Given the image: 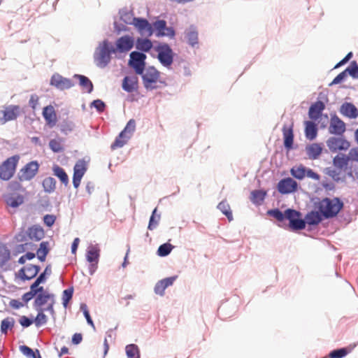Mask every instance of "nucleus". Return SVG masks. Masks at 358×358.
Instances as JSON below:
<instances>
[{"label": "nucleus", "instance_id": "f257e3e1", "mask_svg": "<svg viewBox=\"0 0 358 358\" xmlns=\"http://www.w3.org/2000/svg\"><path fill=\"white\" fill-rule=\"evenodd\" d=\"M315 209L320 210L325 220L331 219L337 216L343 209L344 203L338 197L333 199L325 197L313 203Z\"/></svg>", "mask_w": 358, "mask_h": 358}, {"label": "nucleus", "instance_id": "f03ea898", "mask_svg": "<svg viewBox=\"0 0 358 358\" xmlns=\"http://www.w3.org/2000/svg\"><path fill=\"white\" fill-rule=\"evenodd\" d=\"M116 53L115 48L107 39L99 43L94 53V61L99 68H105L111 61V55Z\"/></svg>", "mask_w": 358, "mask_h": 358}, {"label": "nucleus", "instance_id": "7ed1b4c3", "mask_svg": "<svg viewBox=\"0 0 358 358\" xmlns=\"http://www.w3.org/2000/svg\"><path fill=\"white\" fill-rule=\"evenodd\" d=\"M155 50L157 52V59L161 64L170 69L176 56L170 45L167 43H160L156 46Z\"/></svg>", "mask_w": 358, "mask_h": 358}, {"label": "nucleus", "instance_id": "20e7f679", "mask_svg": "<svg viewBox=\"0 0 358 358\" xmlns=\"http://www.w3.org/2000/svg\"><path fill=\"white\" fill-rule=\"evenodd\" d=\"M141 76L144 87L147 90H153L158 88L155 84L158 82L160 76L159 71L154 66H150L145 68Z\"/></svg>", "mask_w": 358, "mask_h": 358}, {"label": "nucleus", "instance_id": "39448f33", "mask_svg": "<svg viewBox=\"0 0 358 358\" xmlns=\"http://www.w3.org/2000/svg\"><path fill=\"white\" fill-rule=\"evenodd\" d=\"M100 252V247L97 243H90L87 248L85 257L86 260L90 263L88 271L90 275H93L97 270Z\"/></svg>", "mask_w": 358, "mask_h": 358}, {"label": "nucleus", "instance_id": "423d86ee", "mask_svg": "<svg viewBox=\"0 0 358 358\" xmlns=\"http://www.w3.org/2000/svg\"><path fill=\"white\" fill-rule=\"evenodd\" d=\"M147 56L145 53L135 50L129 55L128 66L131 68L135 73L142 74L146 66Z\"/></svg>", "mask_w": 358, "mask_h": 358}, {"label": "nucleus", "instance_id": "0eeeda50", "mask_svg": "<svg viewBox=\"0 0 358 358\" xmlns=\"http://www.w3.org/2000/svg\"><path fill=\"white\" fill-rule=\"evenodd\" d=\"M300 211L292 208L287 209V219L289 221L288 227L292 231L303 230L306 228V222L301 217Z\"/></svg>", "mask_w": 358, "mask_h": 358}, {"label": "nucleus", "instance_id": "6e6552de", "mask_svg": "<svg viewBox=\"0 0 358 358\" xmlns=\"http://www.w3.org/2000/svg\"><path fill=\"white\" fill-rule=\"evenodd\" d=\"M39 164L37 161H31L24 165L18 173L20 181L30 180L38 173Z\"/></svg>", "mask_w": 358, "mask_h": 358}, {"label": "nucleus", "instance_id": "1a4fd4ad", "mask_svg": "<svg viewBox=\"0 0 358 358\" xmlns=\"http://www.w3.org/2000/svg\"><path fill=\"white\" fill-rule=\"evenodd\" d=\"M50 84L60 91L69 90L75 85L71 79L63 77L57 73L51 76Z\"/></svg>", "mask_w": 358, "mask_h": 358}, {"label": "nucleus", "instance_id": "9d476101", "mask_svg": "<svg viewBox=\"0 0 358 358\" xmlns=\"http://www.w3.org/2000/svg\"><path fill=\"white\" fill-rule=\"evenodd\" d=\"M87 163L84 159H79L73 167V185L74 188L78 189L80 186L81 180L87 171Z\"/></svg>", "mask_w": 358, "mask_h": 358}, {"label": "nucleus", "instance_id": "9b49d317", "mask_svg": "<svg viewBox=\"0 0 358 358\" xmlns=\"http://www.w3.org/2000/svg\"><path fill=\"white\" fill-rule=\"evenodd\" d=\"M298 183L292 178H285L281 179L278 185L277 189L281 194H288L296 191Z\"/></svg>", "mask_w": 358, "mask_h": 358}, {"label": "nucleus", "instance_id": "f8f14e48", "mask_svg": "<svg viewBox=\"0 0 358 358\" xmlns=\"http://www.w3.org/2000/svg\"><path fill=\"white\" fill-rule=\"evenodd\" d=\"M21 113V108L17 105H9L2 111V116H0V124H4L8 121L16 120Z\"/></svg>", "mask_w": 358, "mask_h": 358}, {"label": "nucleus", "instance_id": "ddd939ff", "mask_svg": "<svg viewBox=\"0 0 358 358\" xmlns=\"http://www.w3.org/2000/svg\"><path fill=\"white\" fill-rule=\"evenodd\" d=\"M326 143L329 149L333 152L338 150H346L350 145V142L345 138L334 136L329 138Z\"/></svg>", "mask_w": 358, "mask_h": 358}, {"label": "nucleus", "instance_id": "4468645a", "mask_svg": "<svg viewBox=\"0 0 358 358\" xmlns=\"http://www.w3.org/2000/svg\"><path fill=\"white\" fill-rule=\"evenodd\" d=\"M345 124L336 114L331 116L329 127V132L331 134L342 136L345 131Z\"/></svg>", "mask_w": 358, "mask_h": 358}, {"label": "nucleus", "instance_id": "2eb2a0df", "mask_svg": "<svg viewBox=\"0 0 358 358\" xmlns=\"http://www.w3.org/2000/svg\"><path fill=\"white\" fill-rule=\"evenodd\" d=\"M282 135H283V144L285 148L289 151L294 149V131H293V124H292L289 127H287L286 124L283 125L282 129Z\"/></svg>", "mask_w": 358, "mask_h": 358}, {"label": "nucleus", "instance_id": "dca6fc26", "mask_svg": "<svg viewBox=\"0 0 358 358\" xmlns=\"http://www.w3.org/2000/svg\"><path fill=\"white\" fill-rule=\"evenodd\" d=\"M185 39L187 43L193 48H199V33L196 28L191 25L184 32Z\"/></svg>", "mask_w": 358, "mask_h": 358}, {"label": "nucleus", "instance_id": "f3484780", "mask_svg": "<svg viewBox=\"0 0 358 358\" xmlns=\"http://www.w3.org/2000/svg\"><path fill=\"white\" fill-rule=\"evenodd\" d=\"M177 278V275H173L159 280L155 285V293L159 296H163L165 294V289L172 285Z\"/></svg>", "mask_w": 358, "mask_h": 358}, {"label": "nucleus", "instance_id": "a211bd4d", "mask_svg": "<svg viewBox=\"0 0 358 358\" xmlns=\"http://www.w3.org/2000/svg\"><path fill=\"white\" fill-rule=\"evenodd\" d=\"M134 41L131 36H124L119 38L116 42V52H125L129 51L134 46Z\"/></svg>", "mask_w": 358, "mask_h": 358}, {"label": "nucleus", "instance_id": "6ab92c4d", "mask_svg": "<svg viewBox=\"0 0 358 358\" xmlns=\"http://www.w3.org/2000/svg\"><path fill=\"white\" fill-rule=\"evenodd\" d=\"M325 108V104L323 101L318 100L311 104L308 110L309 118L312 120H318L322 115V112Z\"/></svg>", "mask_w": 358, "mask_h": 358}, {"label": "nucleus", "instance_id": "aec40b11", "mask_svg": "<svg viewBox=\"0 0 358 358\" xmlns=\"http://www.w3.org/2000/svg\"><path fill=\"white\" fill-rule=\"evenodd\" d=\"M120 20L123 22H148L145 19L134 17V13L130 8L124 7L119 11Z\"/></svg>", "mask_w": 358, "mask_h": 358}, {"label": "nucleus", "instance_id": "412c9836", "mask_svg": "<svg viewBox=\"0 0 358 358\" xmlns=\"http://www.w3.org/2000/svg\"><path fill=\"white\" fill-rule=\"evenodd\" d=\"M157 37L168 36L171 38H174L176 31L173 27H166V24H153Z\"/></svg>", "mask_w": 358, "mask_h": 358}, {"label": "nucleus", "instance_id": "4be33fe9", "mask_svg": "<svg viewBox=\"0 0 358 358\" xmlns=\"http://www.w3.org/2000/svg\"><path fill=\"white\" fill-rule=\"evenodd\" d=\"M324 220L325 218L322 215L320 210L317 209L308 212L304 217L306 224H307L309 226H317Z\"/></svg>", "mask_w": 358, "mask_h": 358}, {"label": "nucleus", "instance_id": "5701e85b", "mask_svg": "<svg viewBox=\"0 0 358 358\" xmlns=\"http://www.w3.org/2000/svg\"><path fill=\"white\" fill-rule=\"evenodd\" d=\"M340 113L350 119H356L358 117V109L350 102H345L341 105Z\"/></svg>", "mask_w": 358, "mask_h": 358}, {"label": "nucleus", "instance_id": "b1692460", "mask_svg": "<svg viewBox=\"0 0 358 358\" xmlns=\"http://www.w3.org/2000/svg\"><path fill=\"white\" fill-rule=\"evenodd\" d=\"M122 87L123 90L131 93L138 90V78L136 76H125L122 80Z\"/></svg>", "mask_w": 358, "mask_h": 358}, {"label": "nucleus", "instance_id": "393cba45", "mask_svg": "<svg viewBox=\"0 0 358 358\" xmlns=\"http://www.w3.org/2000/svg\"><path fill=\"white\" fill-rule=\"evenodd\" d=\"M55 294L52 293L41 294L34 296L33 303L34 309L42 308L51 299H54Z\"/></svg>", "mask_w": 358, "mask_h": 358}, {"label": "nucleus", "instance_id": "a878e982", "mask_svg": "<svg viewBox=\"0 0 358 358\" xmlns=\"http://www.w3.org/2000/svg\"><path fill=\"white\" fill-rule=\"evenodd\" d=\"M27 229L29 239L39 241L44 238V230L40 225L34 224Z\"/></svg>", "mask_w": 358, "mask_h": 358}, {"label": "nucleus", "instance_id": "bb28decb", "mask_svg": "<svg viewBox=\"0 0 358 358\" xmlns=\"http://www.w3.org/2000/svg\"><path fill=\"white\" fill-rule=\"evenodd\" d=\"M73 78L79 80V85L86 92L90 94L94 90V85L90 78L84 75L74 74Z\"/></svg>", "mask_w": 358, "mask_h": 358}, {"label": "nucleus", "instance_id": "cd10ccee", "mask_svg": "<svg viewBox=\"0 0 358 358\" xmlns=\"http://www.w3.org/2000/svg\"><path fill=\"white\" fill-rule=\"evenodd\" d=\"M317 126L314 121L305 122V136L310 141L314 140L317 135Z\"/></svg>", "mask_w": 358, "mask_h": 358}, {"label": "nucleus", "instance_id": "c85d7f7f", "mask_svg": "<svg viewBox=\"0 0 358 358\" xmlns=\"http://www.w3.org/2000/svg\"><path fill=\"white\" fill-rule=\"evenodd\" d=\"M357 344L350 345L348 347L335 349L329 354V358H343L350 354L356 347Z\"/></svg>", "mask_w": 358, "mask_h": 358}, {"label": "nucleus", "instance_id": "c756f323", "mask_svg": "<svg viewBox=\"0 0 358 358\" xmlns=\"http://www.w3.org/2000/svg\"><path fill=\"white\" fill-rule=\"evenodd\" d=\"M54 175L61 181L64 186H68L69 184V179L65 170L59 166L55 164L52 167Z\"/></svg>", "mask_w": 358, "mask_h": 358}, {"label": "nucleus", "instance_id": "7c9ffc66", "mask_svg": "<svg viewBox=\"0 0 358 358\" xmlns=\"http://www.w3.org/2000/svg\"><path fill=\"white\" fill-rule=\"evenodd\" d=\"M41 284L42 283L36 279L35 281L30 285V290L22 296V300L24 303H27L29 301L34 298V296L37 294V289Z\"/></svg>", "mask_w": 358, "mask_h": 358}, {"label": "nucleus", "instance_id": "2f4dec72", "mask_svg": "<svg viewBox=\"0 0 358 358\" xmlns=\"http://www.w3.org/2000/svg\"><path fill=\"white\" fill-rule=\"evenodd\" d=\"M152 48V41L145 38H138L136 41V48L141 52L145 54V52H148Z\"/></svg>", "mask_w": 358, "mask_h": 358}, {"label": "nucleus", "instance_id": "473e14b6", "mask_svg": "<svg viewBox=\"0 0 358 358\" xmlns=\"http://www.w3.org/2000/svg\"><path fill=\"white\" fill-rule=\"evenodd\" d=\"M130 138L131 136L128 135L124 130H122L115 138L114 142L111 144V150L122 148Z\"/></svg>", "mask_w": 358, "mask_h": 358}, {"label": "nucleus", "instance_id": "72a5a7b5", "mask_svg": "<svg viewBox=\"0 0 358 358\" xmlns=\"http://www.w3.org/2000/svg\"><path fill=\"white\" fill-rule=\"evenodd\" d=\"M43 116L48 124L55 125L56 124V114L52 106L50 105L43 108Z\"/></svg>", "mask_w": 358, "mask_h": 358}, {"label": "nucleus", "instance_id": "f704fd0d", "mask_svg": "<svg viewBox=\"0 0 358 358\" xmlns=\"http://www.w3.org/2000/svg\"><path fill=\"white\" fill-rule=\"evenodd\" d=\"M307 155L310 159H316L322 152V146L318 143H313L306 146Z\"/></svg>", "mask_w": 358, "mask_h": 358}, {"label": "nucleus", "instance_id": "c9c22d12", "mask_svg": "<svg viewBox=\"0 0 358 358\" xmlns=\"http://www.w3.org/2000/svg\"><path fill=\"white\" fill-rule=\"evenodd\" d=\"M350 159V156H347L344 154L337 155L333 159V164L335 167L342 169L347 166Z\"/></svg>", "mask_w": 358, "mask_h": 358}, {"label": "nucleus", "instance_id": "e433bc0d", "mask_svg": "<svg viewBox=\"0 0 358 358\" xmlns=\"http://www.w3.org/2000/svg\"><path fill=\"white\" fill-rule=\"evenodd\" d=\"M135 26L142 36H151L155 31L153 24H129Z\"/></svg>", "mask_w": 358, "mask_h": 358}, {"label": "nucleus", "instance_id": "4c0bfd02", "mask_svg": "<svg viewBox=\"0 0 358 358\" xmlns=\"http://www.w3.org/2000/svg\"><path fill=\"white\" fill-rule=\"evenodd\" d=\"M161 219V214L157 213V208L156 207L152 212L150 217L148 229L150 231L155 229L159 225Z\"/></svg>", "mask_w": 358, "mask_h": 358}, {"label": "nucleus", "instance_id": "58836bf2", "mask_svg": "<svg viewBox=\"0 0 358 358\" xmlns=\"http://www.w3.org/2000/svg\"><path fill=\"white\" fill-rule=\"evenodd\" d=\"M266 196V192L262 189L253 190L251 192V201L253 203L261 204Z\"/></svg>", "mask_w": 358, "mask_h": 358}, {"label": "nucleus", "instance_id": "ea45409f", "mask_svg": "<svg viewBox=\"0 0 358 358\" xmlns=\"http://www.w3.org/2000/svg\"><path fill=\"white\" fill-rule=\"evenodd\" d=\"M6 202L12 208H17L24 202V196L21 194L11 195L6 199Z\"/></svg>", "mask_w": 358, "mask_h": 358}, {"label": "nucleus", "instance_id": "a19ab883", "mask_svg": "<svg viewBox=\"0 0 358 358\" xmlns=\"http://www.w3.org/2000/svg\"><path fill=\"white\" fill-rule=\"evenodd\" d=\"M10 258V252L8 247L0 243V267H2Z\"/></svg>", "mask_w": 358, "mask_h": 358}, {"label": "nucleus", "instance_id": "79ce46f5", "mask_svg": "<svg viewBox=\"0 0 358 358\" xmlns=\"http://www.w3.org/2000/svg\"><path fill=\"white\" fill-rule=\"evenodd\" d=\"M15 325V319L11 317H7L1 322V332L3 334H7L8 330H11Z\"/></svg>", "mask_w": 358, "mask_h": 358}, {"label": "nucleus", "instance_id": "37998d69", "mask_svg": "<svg viewBox=\"0 0 358 358\" xmlns=\"http://www.w3.org/2000/svg\"><path fill=\"white\" fill-rule=\"evenodd\" d=\"M267 215L274 217L279 222H282L287 219V209L284 212L278 208L270 209L267 211Z\"/></svg>", "mask_w": 358, "mask_h": 358}, {"label": "nucleus", "instance_id": "c03bdc74", "mask_svg": "<svg viewBox=\"0 0 358 358\" xmlns=\"http://www.w3.org/2000/svg\"><path fill=\"white\" fill-rule=\"evenodd\" d=\"M34 310L37 311V315L36 317L34 318L35 325L37 327H39L45 324L48 322V319L47 315L44 313L43 310H42V308Z\"/></svg>", "mask_w": 358, "mask_h": 358}, {"label": "nucleus", "instance_id": "a18cd8bd", "mask_svg": "<svg viewBox=\"0 0 358 358\" xmlns=\"http://www.w3.org/2000/svg\"><path fill=\"white\" fill-rule=\"evenodd\" d=\"M127 358H140V351L137 345L129 344L125 347Z\"/></svg>", "mask_w": 358, "mask_h": 358}, {"label": "nucleus", "instance_id": "49530a36", "mask_svg": "<svg viewBox=\"0 0 358 358\" xmlns=\"http://www.w3.org/2000/svg\"><path fill=\"white\" fill-rule=\"evenodd\" d=\"M20 159V157L18 155H13L9 158H8L2 164L1 166L8 170L15 172L17 164Z\"/></svg>", "mask_w": 358, "mask_h": 358}, {"label": "nucleus", "instance_id": "de8ad7c7", "mask_svg": "<svg viewBox=\"0 0 358 358\" xmlns=\"http://www.w3.org/2000/svg\"><path fill=\"white\" fill-rule=\"evenodd\" d=\"M174 246L169 243H163L159 246L157 255L161 257H166L171 252Z\"/></svg>", "mask_w": 358, "mask_h": 358}, {"label": "nucleus", "instance_id": "09e8293b", "mask_svg": "<svg viewBox=\"0 0 358 358\" xmlns=\"http://www.w3.org/2000/svg\"><path fill=\"white\" fill-rule=\"evenodd\" d=\"M217 208L227 217L229 221L233 220L230 206L226 201H222L220 202L217 205Z\"/></svg>", "mask_w": 358, "mask_h": 358}, {"label": "nucleus", "instance_id": "8fccbe9b", "mask_svg": "<svg viewBox=\"0 0 358 358\" xmlns=\"http://www.w3.org/2000/svg\"><path fill=\"white\" fill-rule=\"evenodd\" d=\"M42 185L45 192L51 193L55 189L56 180L52 177H48L43 180Z\"/></svg>", "mask_w": 358, "mask_h": 358}, {"label": "nucleus", "instance_id": "3c124183", "mask_svg": "<svg viewBox=\"0 0 358 358\" xmlns=\"http://www.w3.org/2000/svg\"><path fill=\"white\" fill-rule=\"evenodd\" d=\"M59 127L60 128L61 132L67 134L74 129L75 124L71 120H64L61 123H59Z\"/></svg>", "mask_w": 358, "mask_h": 358}, {"label": "nucleus", "instance_id": "603ef678", "mask_svg": "<svg viewBox=\"0 0 358 358\" xmlns=\"http://www.w3.org/2000/svg\"><path fill=\"white\" fill-rule=\"evenodd\" d=\"M306 168L302 165L299 167L292 168L291 175L297 180H302L306 176Z\"/></svg>", "mask_w": 358, "mask_h": 358}, {"label": "nucleus", "instance_id": "864d4df0", "mask_svg": "<svg viewBox=\"0 0 358 358\" xmlns=\"http://www.w3.org/2000/svg\"><path fill=\"white\" fill-rule=\"evenodd\" d=\"M73 294V287H71L64 289L62 293V305L64 308H66L69 301L71 300Z\"/></svg>", "mask_w": 358, "mask_h": 358}, {"label": "nucleus", "instance_id": "5fc2aeb1", "mask_svg": "<svg viewBox=\"0 0 358 358\" xmlns=\"http://www.w3.org/2000/svg\"><path fill=\"white\" fill-rule=\"evenodd\" d=\"M345 70L353 79H358V64L356 61H352Z\"/></svg>", "mask_w": 358, "mask_h": 358}, {"label": "nucleus", "instance_id": "6e6d98bb", "mask_svg": "<svg viewBox=\"0 0 358 358\" xmlns=\"http://www.w3.org/2000/svg\"><path fill=\"white\" fill-rule=\"evenodd\" d=\"M80 310L83 312L85 318L86 319L87 323L92 326L94 329L95 328L94 322L90 316L87 306L85 303H81L80 305Z\"/></svg>", "mask_w": 358, "mask_h": 358}, {"label": "nucleus", "instance_id": "4d7b16f0", "mask_svg": "<svg viewBox=\"0 0 358 358\" xmlns=\"http://www.w3.org/2000/svg\"><path fill=\"white\" fill-rule=\"evenodd\" d=\"M52 274V269H51V265L48 264L44 271L39 274V275L36 278V280L41 282V283H45L48 278Z\"/></svg>", "mask_w": 358, "mask_h": 358}, {"label": "nucleus", "instance_id": "13d9d810", "mask_svg": "<svg viewBox=\"0 0 358 358\" xmlns=\"http://www.w3.org/2000/svg\"><path fill=\"white\" fill-rule=\"evenodd\" d=\"M324 173L330 176L335 182H339L341 180L340 178V173L332 167H327L324 169Z\"/></svg>", "mask_w": 358, "mask_h": 358}, {"label": "nucleus", "instance_id": "bf43d9fd", "mask_svg": "<svg viewBox=\"0 0 358 358\" xmlns=\"http://www.w3.org/2000/svg\"><path fill=\"white\" fill-rule=\"evenodd\" d=\"M90 107L94 108L99 113H101L105 110V109L106 108V105L104 103V101L98 99L94 100L90 103Z\"/></svg>", "mask_w": 358, "mask_h": 358}, {"label": "nucleus", "instance_id": "052dcab7", "mask_svg": "<svg viewBox=\"0 0 358 358\" xmlns=\"http://www.w3.org/2000/svg\"><path fill=\"white\" fill-rule=\"evenodd\" d=\"M20 350L28 358H35L36 355V351L34 352L31 348L24 345L20 346Z\"/></svg>", "mask_w": 358, "mask_h": 358}, {"label": "nucleus", "instance_id": "680f3d73", "mask_svg": "<svg viewBox=\"0 0 358 358\" xmlns=\"http://www.w3.org/2000/svg\"><path fill=\"white\" fill-rule=\"evenodd\" d=\"M27 266L22 267L17 273H15V278H20L22 281H28L32 279L31 275H28L26 274Z\"/></svg>", "mask_w": 358, "mask_h": 358}, {"label": "nucleus", "instance_id": "e2e57ef3", "mask_svg": "<svg viewBox=\"0 0 358 358\" xmlns=\"http://www.w3.org/2000/svg\"><path fill=\"white\" fill-rule=\"evenodd\" d=\"M50 148L53 152L59 153L63 151V147L61 143L55 139H52L49 142Z\"/></svg>", "mask_w": 358, "mask_h": 358}, {"label": "nucleus", "instance_id": "0e129e2a", "mask_svg": "<svg viewBox=\"0 0 358 358\" xmlns=\"http://www.w3.org/2000/svg\"><path fill=\"white\" fill-rule=\"evenodd\" d=\"M347 77H348V74L345 72V70H344L342 72H341L339 74H338L329 85L333 86V85L340 84L342 82H343L346 79Z\"/></svg>", "mask_w": 358, "mask_h": 358}, {"label": "nucleus", "instance_id": "69168bd1", "mask_svg": "<svg viewBox=\"0 0 358 358\" xmlns=\"http://www.w3.org/2000/svg\"><path fill=\"white\" fill-rule=\"evenodd\" d=\"M14 173L8 169V168L5 169L3 166H0V178L3 180H8L13 176Z\"/></svg>", "mask_w": 358, "mask_h": 358}, {"label": "nucleus", "instance_id": "338daca9", "mask_svg": "<svg viewBox=\"0 0 358 358\" xmlns=\"http://www.w3.org/2000/svg\"><path fill=\"white\" fill-rule=\"evenodd\" d=\"M136 129V122L134 119H131L128 121L126 127L123 129L128 135L131 136Z\"/></svg>", "mask_w": 358, "mask_h": 358}, {"label": "nucleus", "instance_id": "774afa93", "mask_svg": "<svg viewBox=\"0 0 358 358\" xmlns=\"http://www.w3.org/2000/svg\"><path fill=\"white\" fill-rule=\"evenodd\" d=\"M19 323L23 328H27L34 323V320L23 315L20 318Z\"/></svg>", "mask_w": 358, "mask_h": 358}]
</instances>
